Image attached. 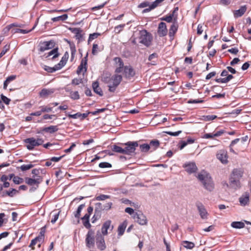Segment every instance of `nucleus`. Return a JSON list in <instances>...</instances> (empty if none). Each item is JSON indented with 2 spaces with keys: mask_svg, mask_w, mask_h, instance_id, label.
<instances>
[{
  "mask_svg": "<svg viewBox=\"0 0 251 251\" xmlns=\"http://www.w3.org/2000/svg\"><path fill=\"white\" fill-rule=\"evenodd\" d=\"M41 111L42 112H50L52 110L51 107H48L47 106H41Z\"/></svg>",
  "mask_w": 251,
  "mask_h": 251,
  "instance_id": "obj_60",
  "label": "nucleus"
},
{
  "mask_svg": "<svg viewBox=\"0 0 251 251\" xmlns=\"http://www.w3.org/2000/svg\"><path fill=\"white\" fill-rule=\"evenodd\" d=\"M98 45L94 44L92 48V53L93 55H96L98 52Z\"/></svg>",
  "mask_w": 251,
  "mask_h": 251,
  "instance_id": "obj_59",
  "label": "nucleus"
},
{
  "mask_svg": "<svg viewBox=\"0 0 251 251\" xmlns=\"http://www.w3.org/2000/svg\"><path fill=\"white\" fill-rule=\"evenodd\" d=\"M126 227V223L125 222L119 226L118 228L119 235L121 236L124 234Z\"/></svg>",
  "mask_w": 251,
  "mask_h": 251,
  "instance_id": "obj_32",
  "label": "nucleus"
},
{
  "mask_svg": "<svg viewBox=\"0 0 251 251\" xmlns=\"http://www.w3.org/2000/svg\"><path fill=\"white\" fill-rule=\"evenodd\" d=\"M182 244L184 248L188 249H192L195 246L194 243L188 241H183Z\"/></svg>",
  "mask_w": 251,
  "mask_h": 251,
  "instance_id": "obj_33",
  "label": "nucleus"
},
{
  "mask_svg": "<svg viewBox=\"0 0 251 251\" xmlns=\"http://www.w3.org/2000/svg\"><path fill=\"white\" fill-rule=\"evenodd\" d=\"M250 194L249 192H245L239 198V201L241 206H245L249 204Z\"/></svg>",
  "mask_w": 251,
  "mask_h": 251,
  "instance_id": "obj_14",
  "label": "nucleus"
},
{
  "mask_svg": "<svg viewBox=\"0 0 251 251\" xmlns=\"http://www.w3.org/2000/svg\"><path fill=\"white\" fill-rule=\"evenodd\" d=\"M34 166V165L32 164L27 165L24 164L20 167V169L22 171H25L33 168Z\"/></svg>",
  "mask_w": 251,
  "mask_h": 251,
  "instance_id": "obj_39",
  "label": "nucleus"
},
{
  "mask_svg": "<svg viewBox=\"0 0 251 251\" xmlns=\"http://www.w3.org/2000/svg\"><path fill=\"white\" fill-rule=\"evenodd\" d=\"M13 181L15 184H19L23 182V179L19 176H14Z\"/></svg>",
  "mask_w": 251,
  "mask_h": 251,
  "instance_id": "obj_52",
  "label": "nucleus"
},
{
  "mask_svg": "<svg viewBox=\"0 0 251 251\" xmlns=\"http://www.w3.org/2000/svg\"><path fill=\"white\" fill-rule=\"evenodd\" d=\"M140 149L142 152H147L150 149V146L148 144H143L140 145Z\"/></svg>",
  "mask_w": 251,
  "mask_h": 251,
  "instance_id": "obj_35",
  "label": "nucleus"
},
{
  "mask_svg": "<svg viewBox=\"0 0 251 251\" xmlns=\"http://www.w3.org/2000/svg\"><path fill=\"white\" fill-rule=\"evenodd\" d=\"M87 71V67H84L83 66L80 64V65L78 67L76 73L78 75H79L82 72H84V73Z\"/></svg>",
  "mask_w": 251,
  "mask_h": 251,
  "instance_id": "obj_45",
  "label": "nucleus"
},
{
  "mask_svg": "<svg viewBox=\"0 0 251 251\" xmlns=\"http://www.w3.org/2000/svg\"><path fill=\"white\" fill-rule=\"evenodd\" d=\"M103 205L100 202H98L95 205V212L98 214V217H100V212L102 210Z\"/></svg>",
  "mask_w": 251,
  "mask_h": 251,
  "instance_id": "obj_26",
  "label": "nucleus"
},
{
  "mask_svg": "<svg viewBox=\"0 0 251 251\" xmlns=\"http://www.w3.org/2000/svg\"><path fill=\"white\" fill-rule=\"evenodd\" d=\"M106 3H107V2L105 1L102 4L92 7L91 9L93 11L98 10V9H100L103 8Z\"/></svg>",
  "mask_w": 251,
  "mask_h": 251,
  "instance_id": "obj_63",
  "label": "nucleus"
},
{
  "mask_svg": "<svg viewBox=\"0 0 251 251\" xmlns=\"http://www.w3.org/2000/svg\"><path fill=\"white\" fill-rule=\"evenodd\" d=\"M123 74L124 77L130 79L135 76V71L131 66H125L123 71Z\"/></svg>",
  "mask_w": 251,
  "mask_h": 251,
  "instance_id": "obj_6",
  "label": "nucleus"
},
{
  "mask_svg": "<svg viewBox=\"0 0 251 251\" xmlns=\"http://www.w3.org/2000/svg\"><path fill=\"white\" fill-rule=\"evenodd\" d=\"M197 177L205 189L209 191H213L214 184L211 176L207 172L202 171L198 174Z\"/></svg>",
  "mask_w": 251,
  "mask_h": 251,
  "instance_id": "obj_1",
  "label": "nucleus"
},
{
  "mask_svg": "<svg viewBox=\"0 0 251 251\" xmlns=\"http://www.w3.org/2000/svg\"><path fill=\"white\" fill-rule=\"evenodd\" d=\"M11 31L13 33H21L22 34H26V33H28L30 31V30H25V29H21L17 28L16 29L12 30Z\"/></svg>",
  "mask_w": 251,
  "mask_h": 251,
  "instance_id": "obj_48",
  "label": "nucleus"
},
{
  "mask_svg": "<svg viewBox=\"0 0 251 251\" xmlns=\"http://www.w3.org/2000/svg\"><path fill=\"white\" fill-rule=\"evenodd\" d=\"M52 213H53V218L51 220V223L52 224H54L58 219L60 211L58 212H54L53 211Z\"/></svg>",
  "mask_w": 251,
  "mask_h": 251,
  "instance_id": "obj_43",
  "label": "nucleus"
},
{
  "mask_svg": "<svg viewBox=\"0 0 251 251\" xmlns=\"http://www.w3.org/2000/svg\"><path fill=\"white\" fill-rule=\"evenodd\" d=\"M164 0H155L154 1L151 3L152 8L154 9L158 6L160 5V3Z\"/></svg>",
  "mask_w": 251,
  "mask_h": 251,
  "instance_id": "obj_51",
  "label": "nucleus"
},
{
  "mask_svg": "<svg viewBox=\"0 0 251 251\" xmlns=\"http://www.w3.org/2000/svg\"><path fill=\"white\" fill-rule=\"evenodd\" d=\"M229 185L234 189H237L240 187V180L238 179L229 178Z\"/></svg>",
  "mask_w": 251,
  "mask_h": 251,
  "instance_id": "obj_25",
  "label": "nucleus"
},
{
  "mask_svg": "<svg viewBox=\"0 0 251 251\" xmlns=\"http://www.w3.org/2000/svg\"><path fill=\"white\" fill-rule=\"evenodd\" d=\"M126 147L124 149V154L132 155L135 152L136 147L138 146L137 141H129L125 144Z\"/></svg>",
  "mask_w": 251,
  "mask_h": 251,
  "instance_id": "obj_5",
  "label": "nucleus"
},
{
  "mask_svg": "<svg viewBox=\"0 0 251 251\" xmlns=\"http://www.w3.org/2000/svg\"><path fill=\"white\" fill-rule=\"evenodd\" d=\"M25 181L26 184L30 186L36 184L37 187L34 189V190H35L38 187L39 184L42 181V178L40 176H38L36 178L26 177Z\"/></svg>",
  "mask_w": 251,
  "mask_h": 251,
  "instance_id": "obj_12",
  "label": "nucleus"
},
{
  "mask_svg": "<svg viewBox=\"0 0 251 251\" xmlns=\"http://www.w3.org/2000/svg\"><path fill=\"white\" fill-rule=\"evenodd\" d=\"M70 30L76 35L79 32H82V30L80 28H70Z\"/></svg>",
  "mask_w": 251,
  "mask_h": 251,
  "instance_id": "obj_55",
  "label": "nucleus"
},
{
  "mask_svg": "<svg viewBox=\"0 0 251 251\" xmlns=\"http://www.w3.org/2000/svg\"><path fill=\"white\" fill-rule=\"evenodd\" d=\"M54 92L53 89H43L40 92V96L41 97H47V96L53 94Z\"/></svg>",
  "mask_w": 251,
  "mask_h": 251,
  "instance_id": "obj_23",
  "label": "nucleus"
},
{
  "mask_svg": "<svg viewBox=\"0 0 251 251\" xmlns=\"http://www.w3.org/2000/svg\"><path fill=\"white\" fill-rule=\"evenodd\" d=\"M0 98L1 99V100L2 101L5 103L6 105H8L10 102V99L7 98L5 96H4L3 94H1Z\"/></svg>",
  "mask_w": 251,
  "mask_h": 251,
  "instance_id": "obj_50",
  "label": "nucleus"
},
{
  "mask_svg": "<svg viewBox=\"0 0 251 251\" xmlns=\"http://www.w3.org/2000/svg\"><path fill=\"white\" fill-rule=\"evenodd\" d=\"M181 130H179L176 132H171V131H164V132L167 133V134H169L171 136H178L180 133H181Z\"/></svg>",
  "mask_w": 251,
  "mask_h": 251,
  "instance_id": "obj_54",
  "label": "nucleus"
},
{
  "mask_svg": "<svg viewBox=\"0 0 251 251\" xmlns=\"http://www.w3.org/2000/svg\"><path fill=\"white\" fill-rule=\"evenodd\" d=\"M133 218L136 222L141 225H145L147 224L146 217L141 212L134 214Z\"/></svg>",
  "mask_w": 251,
  "mask_h": 251,
  "instance_id": "obj_10",
  "label": "nucleus"
},
{
  "mask_svg": "<svg viewBox=\"0 0 251 251\" xmlns=\"http://www.w3.org/2000/svg\"><path fill=\"white\" fill-rule=\"evenodd\" d=\"M83 221V224L84 226L87 228H90L91 227V224L89 223V220H84Z\"/></svg>",
  "mask_w": 251,
  "mask_h": 251,
  "instance_id": "obj_64",
  "label": "nucleus"
},
{
  "mask_svg": "<svg viewBox=\"0 0 251 251\" xmlns=\"http://www.w3.org/2000/svg\"><path fill=\"white\" fill-rule=\"evenodd\" d=\"M44 70L49 73H53L54 72L57 70H59L60 69V67H58V65L56 64L53 67H50L48 66H45L44 67Z\"/></svg>",
  "mask_w": 251,
  "mask_h": 251,
  "instance_id": "obj_28",
  "label": "nucleus"
},
{
  "mask_svg": "<svg viewBox=\"0 0 251 251\" xmlns=\"http://www.w3.org/2000/svg\"><path fill=\"white\" fill-rule=\"evenodd\" d=\"M216 156L217 159L223 164H226L228 162V156L226 151L224 150L219 151L217 153Z\"/></svg>",
  "mask_w": 251,
  "mask_h": 251,
  "instance_id": "obj_13",
  "label": "nucleus"
},
{
  "mask_svg": "<svg viewBox=\"0 0 251 251\" xmlns=\"http://www.w3.org/2000/svg\"><path fill=\"white\" fill-rule=\"evenodd\" d=\"M216 118L217 116L214 115L203 116V120L205 121H210L216 119Z\"/></svg>",
  "mask_w": 251,
  "mask_h": 251,
  "instance_id": "obj_44",
  "label": "nucleus"
},
{
  "mask_svg": "<svg viewBox=\"0 0 251 251\" xmlns=\"http://www.w3.org/2000/svg\"><path fill=\"white\" fill-rule=\"evenodd\" d=\"M68 56V53L66 52L62 57L59 63L57 64L58 67H60V69H61L66 64Z\"/></svg>",
  "mask_w": 251,
  "mask_h": 251,
  "instance_id": "obj_27",
  "label": "nucleus"
},
{
  "mask_svg": "<svg viewBox=\"0 0 251 251\" xmlns=\"http://www.w3.org/2000/svg\"><path fill=\"white\" fill-rule=\"evenodd\" d=\"M58 128L57 126H50L49 127H44L42 129L43 131H45L46 132H48L50 134H52L57 131H58Z\"/></svg>",
  "mask_w": 251,
  "mask_h": 251,
  "instance_id": "obj_24",
  "label": "nucleus"
},
{
  "mask_svg": "<svg viewBox=\"0 0 251 251\" xmlns=\"http://www.w3.org/2000/svg\"><path fill=\"white\" fill-rule=\"evenodd\" d=\"M18 192V191H17L16 189L12 188L9 191H6L5 193L7 196L10 197H13Z\"/></svg>",
  "mask_w": 251,
  "mask_h": 251,
  "instance_id": "obj_37",
  "label": "nucleus"
},
{
  "mask_svg": "<svg viewBox=\"0 0 251 251\" xmlns=\"http://www.w3.org/2000/svg\"><path fill=\"white\" fill-rule=\"evenodd\" d=\"M86 245L88 248H92L95 245L94 231L90 230L87 235L85 239Z\"/></svg>",
  "mask_w": 251,
  "mask_h": 251,
  "instance_id": "obj_8",
  "label": "nucleus"
},
{
  "mask_svg": "<svg viewBox=\"0 0 251 251\" xmlns=\"http://www.w3.org/2000/svg\"><path fill=\"white\" fill-rule=\"evenodd\" d=\"M112 203L111 202H108L104 205H103L102 210H108L111 208Z\"/></svg>",
  "mask_w": 251,
  "mask_h": 251,
  "instance_id": "obj_56",
  "label": "nucleus"
},
{
  "mask_svg": "<svg viewBox=\"0 0 251 251\" xmlns=\"http://www.w3.org/2000/svg\"><path fill=\"white\" fill-rule=\"evenodd\" d=\"M9 50V46L6 45L3 48L2 50L0 53V58L3 56L6 52Z\"/></svg>",
  "mask_w": 251,
  "mask_h": 251,
  "instance_id": "obj_53",
  "label": "nucleus"
},
{
  "mask_svg": "<svg viewBox=\"0 0 251 251\" xmlns=\"http://www.w3.org/2000/svg\"><path fill=\"white\" fill-rule=\"evenodd\" d=\"M51 55H53L52 57L51 58L52 59H53L59 56V53L58 52V48L53 49L51 51H50L48 53V55L46 57H50Z\"/></svg>",
  "mask_w": 251,
  "mask_h": 251,
  "instance_id": "obj_30",
  "label": "nucleus"
},
{
  "mask_svg": "<svg viewBox=\"0 0 251 251\" xmlns=\"http://www.w3.org/2000/svg\"><path fill=\"white\" fill-rule=\"evenodd\" d=\"M70 49L71 51L72 57L73 58L75 54L76 50L74 44L70 45Z\"/></svg>",
  "mask_w": 251,
  "mask_h": 251,
  "instance_id": "obj_61",
  "label": "nucleus"
},
{
  "mask_svg": "<svg viewBox=\"0 0 251 251\" xmlns=\"http://www.w3.org/2000/svg\"><path fill=\"white\" fill-rule=\"evenodd\" d=\"M168 30L166 25L164 22L159 23L158 27L157 33L160 37H163L167 35Z\"/></svg>",
  "mask_w": 251,
  "mask_h": 251,
  "instance_id": "obj_17",
  "label": "nucleus"
},
{
  "mask_svg": "<svg viewBox=\"0 0 251 251\" xmlns=\"http://www.w3.org/2000/svg\"><path fill=\"white\" fill-rule=\"evenodd\" d=\"M85 207V204H80L77 208V209L75 213V217L79 218L80 216V213L82 209Z\"/></svg>",
  "mask_w": 251,
  "mask_h": 251,
  "instance_id": "obj_36",
  "label": "nucleus"
},
{
  "mask_svg": "<svg viewBox=\"0 0 251 251\" xmlns=\"http://www.w3.org/2000/svg\"><path fill=\"white\" fill-rule=\"evenodd\" d=\"M99 166L101 168H111L112 165L108 162H101L99 164Z\"/></svg>",
  "mask_w": 251,
  "mask_h": 251,
  "instance_id": "obj_49",
  "label": "nucleus"
},
{
  "mask_svg": "<svg viewBox=\"0 0 251 251\" xmlns=\"http://www.w3.org/2000/svg\"><path fill=\"white\" fill-rule=\"evenodd\" d=\"M196 206L197 207L201 217L202 219H207L208 213L204 205L201 202H197L196 203Z\"/></svg>",
  "mask_w": 251,
  "mask_h": 251,
  "instance_id": "obj_15",
  "label": "nucleus"
},
{
  "mask_svg": "<svg viewBox=\"0 0 251 251\" xmlns=\"http://www.w3.org/2000/svg\"><path fill=\"white\" fill-rule=\"evenodd\" d=\"M150 3L148 1H144V2H143L142 3H141L139 5H138V7L139 8H144V7H146L147 6H149V5H150Z\"/></svg>",
  "mask_w": 251,
  "mask_h": 251,
  "instance_id": "obj_62",
  "label": "nucleus"
},
{
  "mask_svg": "<svg viewBox=\"0 0 251 251\" xmlns=\"http://www.w3.org/2000/svg\"><path fill=\"white\" fill-rule=\"evenodd\" d=\"M92 87L95 93L98 94L100 96H102L103 95L102 91L100 87L99 83L98 82H94L92 83Z\"/></svg>",
  "mask_w": 251,
  "mask_h": 251,
  "instance_id": "obj_20",
  "label": "nucleus"
},
{
  "mask_svg": "<svg viewBox=\"0 0 251 251\" xmlns=\"http://www.w3.org/2000/svg\"><path fill=\"white\" fill-rule=\"evenodd\" d=\"M231 226L235 228H242L245 227V224L242 222H233Z\"/></svg>",
  "mask_w": 251,
  "mask_h": 251,
  "instance_id": "obj_31",
  "label": "nucleus"
},
{
  "mask_svg": "<svg viewBox=\"0 0 251 251\" xmlns=\"http://www.w3.org/2000/svg\"><path fill=\"white\" fill-rule=\"evenodd\" d=\"M100 35L99 33H94L93 34H90L88 39V43H89L92 40L97 38Z\"/></svg>",
  "mask_w": 251,
  "mask_h": 251,
  "instance_id": "obj_46",
  "label": "nucleus"
},
{
  "mask_svg": "<svg viewBox=\"0 0 251 251\" xmlns=\"http://www.w3.org/2000/svg\"><path fill=\"white\" fill-rule=\"evenodd\" d=\"M114 66L115 67V72L119 74L123 72L125 66L123 60L120 57H115L113 59Z\"/></svg>",
  "mask_w": 251,
  "mask_h": 251,
  "instance_id": "obj_7",
  "label": "nucleus"
},
{
  "mask_svg": "<svg viewBox=\"0 0 251 251\" xmlns=\"http://www.w3.org/2000/svg\"><path fill=\"white\" fill-rule=\"evenodd\" d=\"M54 41L51 40L41 42L39 46V50L41 52H44L46 50L51 49L54 47Z\"/></svg>",
  "mask_w": 251,
  "mask_h": 251,
  "instance_id": "obj_9",
  "label": "nucleus"
},
{
  "mask_svg": "<svg viewBox=\"0 0 251 251\" xmlns=\"http://www.w3.org/2000/svg\"><path fill=\"white\" fill-rule=\"evenodd\" d=\"M25 142L27 144L26 148L30 151L33 150L35 147L41 145L44 143L42 138L35 139L33 137L28 138L25 139Z\"/></svg>",
  "mask_w": 251,
  "mask_h": 251,
  "instance_id": "obj_3",
  "label": "nucleus"
},
{
  "mask_svg": "<svg viewBox=\"0 0 251 251\" xmlns=\"http://www.w3.org/2000/svg\"><path fill=\"white\" fill-rule=\"evenodd\" d=\"M242 176V173L240 170L238 169H234L230 178L240 180V179Z\"/></svg>",
  "mask_w": 251,
  "mask_h": 251,
  "instance_id": "obj_21",
  "label": "nucleus"
},
{
  "mask_svg": "<svg viewBox=\"0 0 251 251\" xmlns=\"http://www.w3.org/2000/svg\"><path fill=\"white\" fill-rule=\"evenodd\" d=\"M65 113H66V115L68 117L71 118L77 119V118L81 117V113L80 112H77L75 114H71L66 112Z\"/></svg>",
  "mask_w": 251,
  "mask_h": 251,
  "instance_id": "obj_41",
  "label": "nucleus"
},
{
  "mask_svg": "<svg viewBox=\"0 0 251 251\" xmlns=\"http://www.w3.org/2000/svg\"><path fill=\"white\" fill-rule=\"evenodd\" d=\"M203 100H189L188 101V103H202L203 102Z\"/></svg>",
  "mask_w": 251,
  "mask_h": 251,
  "instance_id": "obj_58",
  "label": "nucleus"
},
{
  "mask_svg": "<svg viewBox=\"0 0 251 251\" xmlns=\"http://www.w3.org/2000/svg\"><path fill=\"white\" fill-rule=\"evenodd\" d=\"M160 145V142L157 140H151L149 145L150 146V149H151L152 151L155 150Z\"/></svg>",
  "mask_w": 251,
  "mask_h": 251,
  "instance_id": "obj_29",
  "label": "nucleus"
},
{
  "mask_svg": "<svg viewBox=\"0 0 251 251\" xmlns=\"http://www.w3.org/2000/svg\"><path fill=\"white\" fill-rule=\"evenodd\" d=\"M161 19V20L165 21L167 22V23H171V22L173 23V22H174V19H173V18H172V17L170 15H167L165 17H163Z\"/></svg>",
  "mask_w": 251,
  "mask_h": 251,
  "instance_id": "obj_47",
  "label": "nucleus"
},
{
  "mask_svg": "<svg viewBox=\"0 0 251 251\" xmlns=\"http://www.w3.org/2000/svg\"><path fill=\"white\" fill-rule=\"evenodd\" d=\"M122 80V76L121 75H114L106 80L108 84V90L111 92H114Z\"/></svg>",
  "mask_w": 251,
  "mask_h": 251,
  "instance_id": "obj_2",
  "label": "nucleus"
},
{
  "mask_svg": "<svg viewBox=\"0 0 251 251\" xmlns=\"http://www.w3.org/2000/svg\"><path fill=\"white\" fill-rule=\"evenodd\" d=\"M96 245L100 251H103L106 249L104 237L100 234H97L96 235Z\"/></svg>",
  "mask_w": 251,
  "mask_h": 251,
  "instance_id": "obj_11",
  "label": "nucleus"
},
{
  "mask_svg": "<svg viewBox=\"0 0 251 251\" xmlns=\"http://www.w3.org/2000/svg\"><path fill=\"white\" fill-rule=\"evenodd\" d=\"M70 94L71 98L73 100H78L80 98L79 95L77 91L71 92Z\"/></svg>",
  "mask_w": 251,
  "mask_h": 251,
  "instance_id": "obj_42",
  "label": "nucleus"
},
{
  "mask_svg": "<svg viewBox=\"0 0 251 251\" xmlns=\"http://www.w3.org/2000/svg\"><path fill=\"white\" fill-rule=\"evenodd\" d=\"M186 171L189 174H192L197 171L198 168L194 162H189L183 165Z\"/></svg>",
  "mask_w": 251,
  "mask_h": 251,
  "instance_id": "obj_16",
  "label": "nucleus"
},
{
  "mask_svg": "<svg viewBox=\"0 0 251 251\" xmlns=\"http://www.w3.org/2000/svg\"><path fill=\"white\" fill-rule=\"evenodd\" d=\"M111 149H112V151H113L114 152L124 154V149H123L122 148H121L118 146L114 145L113 146H112L111 147Z\"/></svg>",
  "mask_w": 251,
  "mask_h": 251,
  "instance_id": "obj_34",
  "label": "nucleus"
},
{
  "mask_svg": "<svg viewBox=\"0 0 251 251\" xmlns=\"http://www.w3.org/2000/svg\"><path fill=\"white\" fill-rule=\"evenodd\" d=\"M111 224L110 220L106 221L102 225L101 227V232L103 235L107 234V230L110 228Z\"/></svg>",
  "mask_w": 251,
  "mask_h": 251,
  "instance_id": "obj_22",
  "label": "nucleus"
},
{
  "mask_svg": "<svg viewBox=\"0 0 251 251\" xmlns=\"http://www.w3.org/2000/svg\"><path fill=\"white\" fill-rule=\"evenodd\" d=\"M178 27V24L177 21L173 22L169 29V35L171 38L173 39V37L176 32Z\"/></svg>",
  "mask_w": 251,
  "mask_h": 251,
  "instance_id": "obj_18",
  "label": "nucleus"
},
{
  "mask_svg": "<svg viewBox=\"0 0 251 251\" xmlns=\"http://www.w3.org/2000/svg\"><path fill=\"white\" fill-rule=\"evenodd\" d=\"M110 196L109 195L101 194L96 197L97 201H104L107 199H110Z\"/></svg>",
  "mask_w": 251,
  "mask_h": 251,
  "instance_id": "obj_40",
  "label": "nucleus"
},
{
  "mask_svg": "<svg viewBox=\"0 0 251 251\" xmlns=\"http://www.w3.org/2000/svg\"><path fill=\"white\" fill-rule=\"evenodd\" d=\"M140 40L141 43L149 47L151 44L152 36L146 30H142L140 31Z\"/></svg>",
  "mask_w": 251,
  "mask_h": 251,
  "instance_id": "obj_4",
  "label": "nucleus"
},
{
  "mask_svg": "<svg viewBox=\"0 0 251 251\" xmlns=\"http://www.w3.org/2000/svg\"><path fill=\"white\" fill-rule=\"evenodd\" d=\"M82 79H78V78H74L72 81V84L73 85H78L80 83H82Z\"/></svg>",
  "mask_w": 251,
  "mask_h": 251,
  "instance_id": "obj_57",
  "label": "nucleus"
},
{
  "mask_svg": "<svg viewBox=\"0 0 251 251\" xmlns=\"http://www.w3.org/2000/svg\"><path fill=\"white\" fill-rule=\"evenodd\" d=\"M247 6L246 5L242 6L238 10H235L233 12L234 17L237 18L243 16L247 10Z\"/></svg>",
  "mask_w": 251,
  "mask_h": 251,
  "instance_id": "obj_19",
  "label": "nucleus"
},
{
  "mask_svg": "<svg viewBox=\"0 0 251 251\" xmlns=\"http://www.w3.org/2000/svg\"><path fill=\"white\" fill-rule=\"evenodd\" d=\"M125 24H121L115 26L114 28V32L116 33H119L123 30L124 28L125 27Z\"/></svg>",
  "mask_w": 251,
  "mask_h": 251,
  "instance_id": "obj_38",
  "label": "nucleus"
}]
</instances>
